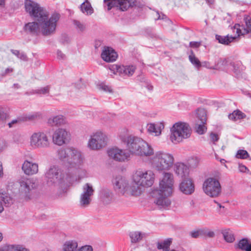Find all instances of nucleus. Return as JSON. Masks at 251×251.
Returning a JSON list of instances; mask_svg holds the SVG:
<instances>
[{
	"mask_svg": "<svg viewBox=\"0 0 251 251\" xmlns=\"http://www.w3.org/2000/svg\"><path fill=\"white\" fill-rule=\"evenodd\" d=\"M119 138L126 145L127 150L115 147L107 151L109 157L116 161H128L131 155L150 157L153 154L152 146L140 138L126 135H120Z\"/></svg>",
	"mask_w": 251,
	"mask_h": 251,
	"instance_id": "1",
	"label": "nucleus"
},
{
	"mask_svg": "<svg viewBox=\"0 0 251 251\" xmlns=\"http://www.w3.org/2000/svg\"><path fill=\"white\" fill-rule=\"evenodd\" d=\"M25 8L29 15L39 23L41 33L43 35L49 36L54 33L56 23L59 19L58 14H53L49 18V13L45 9L30 0H25Z\"/></svg>",
	"mask_w": 251,
	"mask_h": 251,
	"instance_id": "2",
	"label": "nucleus"
},
{
	"mask_svg": "<svg viewBox=\"0 0 251 251\" xmlns=\"http://www.w3.org/2000/svg\"><path fill=\"white\" fill-rule=\"evenodd\" d=\"M174 182L173 174L164 172L159 180L158 188L151 192L154 202L160 208H166L171 204V201L168 198L173 194Z\"/></svg>",
	"mask_w": 251,
	"mask_h": 251,
	"instance_id": "3",
	"label": "nucleus"
},
{
	"mask_svg": "<svg viewBox=\"0 0 251 251\" xmlns=\"http://www.w3.org/2000/svg\"><path fill=\"white\" fill-rule=\"evenodd\" d=\"M58 159L62 162L64 172L68 173L77 169L83 162V157L81 152L73 147L61 148L57 151Z\"/></svg>",
	"mask_w": 251,
	"mask_h": 251,
	"instance_id": "4",
	"label": "nucleus"
},
{
	"mask_svg": "<svg viewBox=\"0 0 251 251\" xmlns=\"http://www.w3.org/2000/svg\"><path fill=\"white\" fill-rule=\"evenodd\" d=\"M150 161L153 169L158 172L170 170L173 167L175 159L172 154L163 151H156Z\"/></svg>",
	"mask_w": 251,
	"mask_h": 251,
	"instance_id": "5",
	"label": "nucleus"
},
{
	"mask_svg": "<svg viewBox=\"0 0 251 251\" xmlns=\"http://www.w3.org/2000/svg\"><path fill=\"white\" fill-rule=\"evenodd\" d=\"M191 133V128L187 123L176 122L170 128V140L174 144H177L189 138Z\"/></svg>",
	"mask_w": 251,
	"mask_h": 251,
	"instance_id": "6",
	"label": "nucleus"
},
{
	"mask_svg": "<svg viewBox=\"0 0 251 251\" xmlns=\"http://www.w3.org/2000/svg\"><path fill=\"white\" fill-rule=\"evenodd\" d=\"M64 175L57 167H50L45 173V177L47 184L50 187H59L68 180L70 176V173L65 172Z\"/></svg>",
	"mask_w": 251,
	"mask_h": 251,
	"instance_id": "7",
	"label": "nucleus"
},
{
	"mask_svg": "<svg viewBox=\"0 0 251 251\" xmlns=\"http://www.w3.org/2000/svg\"><path fill=\"white\" fill-rule=\"evenodd\" d=\"M132 180L144 188L149 187L154 183V174L151 171L139 169L133 173Z\"/></svg>",
	"mask_w": 251,
	"mask_h": 251,
	"instance_id": "8",
	"label": "nucleus"
},
{
	"mask_svg": "<svg viewBox=\"0 0 251 251\" xmlns=\"http://www.w3.org/2000/svg\"><path fill=\"white\" fill-rule=\"evenodd\" d=\"M107 140V136L104 132L97 130L90 135L87 147L91 150H99L106 146Z\"/></svg>",
	"mask_w": 251,
	"mask_h": 251,
	"instance_id": "9",
	"label": "nucleus"
},
{
	"mask_svg": "<svg viewBox=\"0 0 251 251\" xmlns=\"http://www.w3.org/2000/svg\"><path fill=\"white\" fill-rule=\"evenodd\" d=\"M202 189L205 194L212 198L219 196L221 192V186L218 180L209 177L203 182Z\"/></svg>",
	"mask_w": 251,
	"mask_h": 251,
	"instance_id": "10",
	"label": "nucleus"
},
{
	"mask_svg": "<svg viewBox=\"0 0 251 251\" xmlns=\"http://www.w3.org/2000/svg\"><path fill=\"white\" fill-rule=\"evenodd\" d=\"M135 5L133 0H103V5L109 11L112 8H116L122 11H126L129 7Z\"/></svg>",
	"mask_w": 251,
	"mask_h": 251,
	"instance_id": "11",
	"label": "nucleus"
},
{
	"mask_svg": "<svg viewBox=\"0 0 251 251\" xmlns=\"http://www.w3.org/2000/svg\"><path fill=\"white\" fill-rule=\"evenodd\" d=\"M30 145L34 148H46L50 142L48 135L42 132L33 133L30 137Z\"/></svg>",
	"mask_w": 251,
	"mask_h": 251,
	"instance_id": "12",
	"label": "nucleus"
},
{
	"mask_svg": "<svg viewBox=\"0 0 251 251\" xmlns=\"http://www.w3.org/2000/svg\"><path fill=\"white\" fill-rule=\"evenodd\" d=\"M70 133L66 129L59 128L56 129L52 136V142L57 146H62L70 140Z\"/></svg>",
	"mask_w": 251,
	"mask_h": 251,
	"instance_id": "13",
	"label": "nucleus"
},
{
	"mask_svg": "<svg viewBox=\"0 0 251 251\" xmlns=\"http://www.w3.org/2000/svg\"><path fill=\"white\" fill-rule=\"evenodd\" d=\"M94 193L92 185L88 183L85 184L82 187V192L80 196L79 203L81 207H86L91 203L92 196Z\"/></svg>",
	"mask_w": 251,
	"mask_h": 251,
	"instance_id": "14",
	"label": "nucleus"
},
{
	"mask_svg": "<svg viewBox=\"0 0 251 251\" xmlns=\"http://www.w3.org/2000/svg\"><path fill=\"white\" fill-rule=\"evenodd\" d=\"M19 183L20 184L19 190L20 192L25 194L26 198L29 199V197L27 194L35 187V183L34 180L31 178L23 177L19 180Z\"/></svg>",
	"mask_w": 251,
	"mask_h": 251,
	"instance_id": "15",
	"label": "nucleus"
},
{
	"mask_svg": "<svg viewBox=\"0 0 251 251\" xmlns=\"http://www.w3.org/2000/svg\"><path fill=\"white\" fill-rule=\"evenodd\" d=\"M113 187L115 191L122 195L127 194L128 183L124 177L118 176L113 181Z\"/></svg>",
	"mask_w": 251,
	"mask_h": 251,
	"instance_id": "16",
	"label": "nucleus"
},
{
	"mask_svg": "<svg viewBox=\"0 0 251 251\" xmlns=\"http://www.w3.org/2000/svg\"><path fill=\"white\" fill-rule=\"evenodd\" d=\"M197 114L198 119L201 123L196 124L195 130L198 134L202 135L207 131V127L205 126L207 120L206 112V111H198Z\"/></svg>",
	"mask_w": 251,
	"mask_h": 251,
	"instance_id": "17",
	"label": "nucleus"
},
{
	"mask_svg": "<svg viewBox=\"0 0 251 251\" xmlns=\"http://www.w3.org/2000/svg\"><path fill=\"white\" fill-rule=\"evenodd\" d=\"M136 67L133 65L118 66L113 65L110 68V70L114 72V74H116L115 71H116L117 73H118L120 75L128 76L132 75Z\"/></svg>",
	"mask_w": 251,
	"mask_h": 251,
	"instance_id": "18",
	"label": "nucleus"
},
{
	"mask_svg": "<svg viewBox=\"0 0 251 251\" xmlns=\"http://www.w3.org/2000/svg\"><path fill=\"white\" fill-rule=\"evenodd\" d=\"M179 189L186 195H191L195 191V185L190 178L183 180L179 185Z\"/></svg>",
	"mask_w": 251,
	"mask_h": 251,
	"instance_id": "19",
	"label": "nucleus"
},
{
	"mask_svg": "<svg viewBox=\"0 0 251 251\" xmlns=\"http://www.w3.org/2000/svg\"><path fill=\"white\" fill-rule=\"evenodd\" d=\"M147 128V131L150 134L155 136H159L161 134L162 131L164 128V123L162 121L148 124Z\"/></svg>",
	"mask_w": 251,
	"mask_h": 251,
	"instance_id": "20",
	"label": "nucleus"
},
{
	"mask_svg": "<svg viewBox=\"0 0 251 251\" xmlns=\"http://www.w3.org/2000/svg\"><path fill=\"white\" fill-rule=\"evenodd\" d=\"M22 169L25 175L32 176L38 173V165L36 163L25 160L23 164Z\"/></svg>",
	"mask_w": 251,
	"mask_h": 251,
	"instance_id": "21",
	"label": "nucleus"
},
{
	"mask_svg": "<svg viewBox=\"0 0 251 251\" xmlns=\"http://www.w3.org/2000/svg\"><path fill=\"white\" fill-rule=\"evenodd\" d=\"M174 171L176 176L182 179H186L189 174V167L182 163H177L175 165Z\"/></svg>",
	"mask_w": 251,
	"mask_h": 251,
	"instance_id": "22",
	"label": "nucleus"
},
{
	"mask_svg": "<svg viewBox=\"0 0 251 251\" xmlns=\"http://www.w3.org/2000/svg\"><path fill=\"white\" fill-rule=\"evenodd\" d=\"M101 56L106 62H113L116 60L118 55L112 48L105 47L101 52Z\"/></svg>",
	"mask_w": 251,
	"mask_h": 251,
	"instance_id": "23",
	"label": "nucleus"
},
{
	"mask_svg": "<svg viewBox=\"0 0 251 251\" xmlns=\"http://www.w3.org/2000/svg\"><path fill=\"white\" fill-rule=\"evenodd\" d=\"M245 23L247 26L246 28L239 24H236L234 25V29L236 30V32L238 36L245 35L251 32V18H246L245 19Z\"/></svg>",
	"mask_w": 251,
	"mask_h": 251,
	"instance_id": "24",
	"label": "nucleus"
},
{
	"mask_svg": "<svg viewBox=\"0 0 251 251\" xmlns=\"http://www.w3.org/2000/svg\"><path fill=\"white\" fill-rule=\"evenodd\" d=\"M25 31L31 35H37L41 32V29L39 23L35 22H29L25 25Z\"/></svg>",
	"mask_w": 251,
	"mask_h": 251,
	"instance_id": "25",
	"label": "nucleus"
},
{
	"mask_svg": "<svg viewBox=\"0 0 251 251\" xmlns=\"http://www.w3.org/2000/svg\"><path fill=\"white\" fill-rule=\"evenodd\" d=\"M144 188L143 186L132 180L130 185H128L127 194L129 193L134 196H139L143 192Z\"/></svg>",
	"mask_w": 251,
	"mask_h": 251,
	"instance_id": "26",
	"label": "nucleus"
},
{
	"mask_svg": "<svg viewBox=\"0 0 251 251\" xmlns=\"http://www.w3.org/2000/svg\"><path fill=\"white\" fill-rule=\"evenodd\" d=\"M48 123L52 126H61L66 125L67 122L63 116L59 115L50 118Z\"/></svg>",
	"mask_w": 251,
	"mask_h": 251,
	"instance_id": "27",
	"label": "nucleus"
},
{
	"mask_svg": "<svg viewBox=\"0 0 251 251\" xmlns=\"http://www.w3.org/2000/svg\"><path fill=\"white\" fill-rule=\"evenodd\" d=\"M215 38L219 43L225 45H228L230 43L233 42L236 39V37L229 35L226 36L216 35Z\"/></svg>",
	"mask_w": 251,
	"mask_h": 251,
	"instance_id": "28",
	"label": "nucleus"
},
{
	"mask_svg": "<svg viewBox=\"0 0 251 251\" xmlns=\"http://www.w3.org/2000/svg\"><path fill=\"white\" fill-rule=\"evenodd\" d=\"M237 247L244 251H251V242L246 238H243L239 241Z\"/></svg>",
	"mask_w": 251,
	"mask_h": 251,
	"instance_id": "29",
	"label": "nucleus"
},
{
	"mask_svg": "<svg viewBox=\"0 0 251 251\" xmlns=\"http://www.w3.org/2000/svg\"><path fill=\"white\" fill-rule=\"evenodd\" d=\"M78 244L74 240L67 241L62 246V251H76Z\"/></svg>",
	"mask_w": 251,
	"mask_h": 251,
	"instance_id": "30",
	"label": "nucleus"
},
{
	"mask_svg": "<svg viewBox=\"0 0 251 251\" xmlns=\"http://www.w3.org/2000/svg\"><path fill=\"white\" fill-rule=\"evenodd\" d=\"M101 200L105 203H109L112 200V194L108 190L103 189L100 194Z\"/></svg>",
	"mask_w": 251,
	"mask_h": 251,
	"instance_id": "31",
	"label": "nucleus"
},
{
	"mask_svg": "<svg viewBox=\"0 0 251 251\" xmlns=\"http://www.w3.org/2000/svg\"><path fill=\"white\" fill-rule=\"evenodd\" d=\"M80 8L81 12L86 15H91L93 13V9L91 4L87 0L80 5Z\"/></svg>",
	"mask_w": 251,
	"mask_h": 251,
	"instance_id": "32",
	"label": "nucleus"
},
{
	"mask_svg": "<svg viewBox=\"0 0 251 251\" xmlns=\"http://www.w3.org/2000/svg\"><path fill=\"white\" fill-rule=\"evenodd\" d=\"M0 200L4 203L6 206L11 205L13 202L12 198L9 194L4 192L2 190H0Z\"/></svg>",
	"mask_w": 251,
	"mask_h": 251,
	"instance_id": "33",
	"label": "nucleus"
},
{
	"mask_svg": "<svg viewBox=\"0 0 251 251\" xmlns=\"http://www.w3.org/2000/svg\"><path fill=\"white\" fill-rule=\"evenodd\" d=\"M230 62L226 59H220L217 64L214 68V69H228L230 68Z\"/></svg>",
	"mask_w": 251,
	"mask_h": 251,
	"instance_id": "34",
	"label": "nucleus"
},
{
	"mask_svg": "<svg viewBox=\"0 0 251 251\" xmlns=\"http://www.w3.org/2000/svg\"><path fill=\"white\" fill-rule=\"evenodd\" d=\"M144 235V233H143L140 231H136L131 232L129 234V236L131 238V242L136 243L140 241Z\"/></svg>",
	"mask_w": 251,
	"mask_h": 251,
	"instance_id": "35",
	"label": "nucleus"
},
{
	"mask_svg": "<svg viewBox=\"0 0 251 251\" xmlns=\"http://www.w3.org/2000/svg\"><path fill=\"white\" fill-rule=\"evenodd\" d=\"M172 243V239L168 238L163 241L157 243V249H162L163 251L170 249V246Z\"/></svg>",
	"mask_w": 251,
	"mask_h": 251,
	"instance_id": "36",
	"label": "nucleus"
},
{
	"mask_svg": "<svg viewBox=\"0 0 251 251\" xmlns=\"http://www.w3.org/2000/svg\"><path fill=\"white\" fill-rule=\"evenodd\" d=\"M245 117V115L241 111H233L232 113L228 115L229 119L234 121L243 119Z\"/></svg>",
	"mask_w": 251,
	"mask_h": 251,
	"instance_id": "37",
	"label": "nucleus"
},
{
	"mask_svg": "<svg viewBox=\"0 0 251 251\" xmlns=\"http://www.w3.org/2000/svg\"><path fill=\"white\" fill-rule=\"evenodd\" d=\"M189 59L191 63L197 68L199 69L201 67V62L199 59L196 57L192 50H191V53L189 55Z\"/></svg>",
	"mask_w": 251,
	"mask_h": 251,
	"instance_id": "38",
	"label": "nucleus"
},
{
	"mask_svg": "<svg viewBox=\"0 0 251 251\" xmlns=\"http://www.w3.org/2000/svg\"><path fill=\"white\" fill-rule=\"evenodd\" d=\"M225 240L229 243H232L235 240L234 235L229 230H225L222 232Z\"/></svg>",
	"mask_w": 251,
	"mask_h": 251,
	"instance_id": "39",
	"label": "nucleus"
},
{
	"mask_svg": "<svg viewBox=\"0 0 251 251\" xmlns=\"http://www.w3.org/2000/svg\"><path fill=\"white\" fill-rule=\"evenodd\" d=\"M73 23L75 28L79 31H83L85 29V25L83 23L74 20Z\"/></svg>",
	"mask_w": 251,
	"mask_h": 251,
	"instance_id": "40",
	"label": "nucleus"
},
{
	"mask_svg": "<svg viewBox=\"0 0 251 251\" xmlns=\"http://www.w3.org/2000/svg\"><path fill=\"white\" fill-rule=\"evenodd\" d=\"M98 89L100 90L105 92H108L110 93H111L113 92L112 89L111 87L108 85H106L105 84L103 83H101L98 86Z\"/></svg>",
	"mask_w": 251,
	"mask_h": 251,
	"instance_id": "41",
	"label": "nucleus"
},
{
	"mask_svg": "<svg viewBox=\"0 0 251 251\" xmlns=\"http://www.w3.org/2000/svg\"><path fill=\"white\" fill-rule=\"evenodd\" d=\"M236 156L237 158L246 159L249 156L248 152L244 150L238 151Z\"/></svg>",
	"mask_w": 251,
	"mask_h": 251,
	"instance_id": "42",
	"label": "nucleus"
},
{
	"mask_svg": "<svg viewBox=\"0 0 251 251\" xmlns=\"http://www.w3.org/2000/svg\"><path fill=\"white\" fill-rule=\"evenodd\" d=\"M17 244H9L3 246L0 251H17Z\"/></svg>",
	"mask_w": 251,
	"mask_h": 251,
	"instance_id": "43",
	"label": "nucleus"
},
{
	"mask_svg": "<svg viewBox=\"0 0 251 251\" xmlns=\"http://www.w3.org/2000/svg\"><path fill=\"white\" fill-rule=\"evenodd\" d=\"M207 104L213 106V108H225L224 104L223 102H219L214 101H209Z\"/></svg>",
	"mask_w": 251,
	"mask_h": 251,
	"instance_id": "44",
	"label": "nucleus"
},
{
	"mask_svg": "<svg viewBox=\"0 0 251 251\" xmlns=\"http://www.w3.org/2000/svg\"><path fill=\"white\" fill-rule=\"evenodd\" d=\"M49 91L50 87L49 86H47L38 89L36 93H38V95H46L47 94H48L49 93Z\"/></svg>",
	"mask_w": 251,
	"mask_h": 251,
	"instance_id": "45",
	"label": "nucleus"
},
{
	"mask_svg": "<svg viewBox=\"0 0 251 251\" xmlns=\"http://www.w3.org/2000/svg\"><path fill=\"white\" fill-rule=\"evenodd\" d=\"M210 141L213 143V144H215V142L218 141L219 139V136L218 134L211 132L210 134Z\"/></svg>",
	"mask_w": 251,
	"mask_h": 251,
	"instance_id": "46",
	"label": "nucleus"
},
{
	"mask_svg": "<svg viewBox=\"0 0 251 251\" xmlns=\"http://www.w3.org/2000/svg\"><path fill=\"white\" fill-rule=\"evenodd\" d=\"M202 236H206L208 237H213L215 233L213 231L209 230L207 229H202Z\"/></svg>",
	"mask_w": 251,
	"mask_h": 251,
	"instance_id": "47",
	"label": "nucleus"
},
{
	"mask_svg": "<svg viewBox=\"0 0 251 251\" xmlns=\"http://www.w3.org/2000/svg\"><path fill=\"white\" fill-rule=\"evenodd\" d=\"M202 229L198 230L196 231H193L191 232L190 235L192 237L194 238H197L200 236H202Z\"/></svg>",
	"mask_w": 251,
	"mask_h": 251,
	"instance_id": "48",
	"label": "nucleus"
},
{
	"mask_svg": "<svg viewBox=\"0 0 251 251\" xmlns=\"http://www.w3.org/2000/svg\"><path fill=\"white\" fill-rule=\"evenodd\" d=\"M76 251H93V248L91 246L86 245L79 248Z\"/></svg>",
	"mask_w": 251,
	"mask_h": 251,
	"instance_id": "49",
	"label": "nucleus"
},
{
	"mask_svg": "<svg viewBox=\"0 0 251 251\" xmlns=\"http://www.w3.org/2000/svg\"><path fill=\"white\" fill-rule=\"evenodd\" d=\"M238 169L239 171L241 173H248L249 172L248 168L243 164H239Z\"/></svg>",
	"mask_w": 251,
	"mask_h": 251,
	"instance_id": "50",
	"label": "nucleus"
},
{
	"mask_svg": "<svg viewBox=\"0 0 251 251\" xmlns=\"http://www.w3.org/2000/svg\"><path fill=\"white\" fill-rule=\"evenodd\" d=\"M57 58L59 60H64L66 58V55L60 50H57Z\"/></svg>",
	"mask_w": 251,
	"mask_h": 251,
	"instance_id": "51",
	"label": "nucleus"
},
{
	"mask_svg": "<svg viewBox=\"0 0 251 251\" xmlns=\"http://www.w3.org/2000/svg\"><path fill=\"white\" fill-rule=\"evenodd\" d=\"M238 64H236L234 62H230V68L231 70H233L235 73L237 72L238 70V67L237 66Z\"/></svg>",
	"mask_w": 251,
	"mask_h": 251,
	"instance_id": "52",
	"label": "nucleus"
},
{
	"mask_svg": "<svg viewBox=\"0 0 251 251\" xmlns=\"http://www.w3.org/2000/svg\"><path fill=\"white\" fill-rule=\"evenodd\" d=\"M17 251H29V250L24 247L23 245L17 244Z\"/></svg>",
	"mask_w": 251,
	"mask_h": 251,
	"instance_id": "53",
	"label": "nucleus"
},
{
	"mask_svg": "<svg viewBox=\"0 0 251 251\" xmlns=\"http://www.w3.org/2000/svg\"><path fill=\"white\" fill-rule=\"evenodd\" d=\"M37 118V115H31L28 116H26L24 117L23 119V121H27V120H33L34 119Z\"/></svg>",
	"mask_w": 251,
	"mask_h": 251,
	"instance_id": "54",
	"label": "nucleus"
},
{
	"mask_svg": "<svg viewBox=\"0 0 251 251\" xmlns=\"http://www.w3.org/2000/svg\"><path fill=\"white\" fill-rule=\"evenodd\" d=\"M190 46L192 48H198L201 45L200 42H190Z\"/></svg>",
	"mask_w": 251,
	"mask_h": 251,
	"instance_id": "55",
	"label": "nucleus"
},
{
	"mask_svg": "<svg viewBox=\"0 0 251 251\" xmlns=\"http://www.w3.org/2000/svg\"><path fill=\"white\" fill-rule=\"evenodd\" d=\"M12 71H13V69L12 68H8L5 69L4 72L2 73L1 74V75H2L4 76V75H5L7 74L10 73L12 72Z\"/></svg>",
	"mask_w": 251,
	"mask_h": 251,
	"instance_id": "56",
	"label": "nucleus"
},
{
	"mask_svg": "<svg viewBox=\"0 0 251 251\" xmlns=\"http://www.w3.org/2000/svg\"><path fill=\"white\" fill-rule=\"evenodd\" d=\"M18 58L24 61L27 60V56L24 53H20V54H19Z\"/></svg>",
	"mask_w": 251,
	"mask_h": 251,
	"instance_id": "57",
	"label": "nucleus"
},
{
	"mask_svg": "<svg viewBox=\"0 0 251 251\" xmlns=\"http://www.w3.org/2000/svg\"><path fill=\"white\" fill-rule=\"evenodd\" d=\"M37 91V89L36 90H32L31 91H28L26 92V94L27 95H33V94H38L37 93H36Z\"/></svg>",
	"mask_w": 251,
	"mask_h": 251,
	"instance_id": "58",
	"label": "nucleus"
},
{
	"mask_svg": "<svg viewBox=\"0 0 251 251\" xmlns=\"http://www.w3.org/2000/svg\"><path fill=\"white\" fill-rule=\"evenodd\" d=\"M3 175V167L2 162L0 161V177H2Z\"/></svg>",
	"mask_w": 251,
	"mask_h": 251,
	"instance_id": "59",
	"label": "nucleus"
},
{
	"mask_svg": "<svg viewBox=\"0 0 251 251\" xmlns=\"http://www.w3.org/2000/svg\"><path fill=\"white\" fill-rule=\"evenodd\" d=\"M11 52H12L13 54H14V55L17 56L18 57H19V54H20V51L17 50H11Z\"/></svg>",
	"mask_w": 251,
	"mask_h": 251,
	"instance_id": "60",
	"label": "nucleus"
},
{
	"mask_svg": "<svg viewBox=\"0 0 251 251\" xmlns=\"http://www.w3.org/2000/svg\"><path fill=\"white\" fill-rule=\"evenodd\" d=\"M17 122H18V120L15 119V120H12L11 122H9L8 123V125H9V127H11L12 126H13V125L15 124V123H17Z\"/></svg>",
	"mask_w": 251,
	"mask_h": 251,
	"instance_id": "61",
	"label": "nucleus"
},
{
	"mask_svg": "<svg viewBox=\"0 0 251 251\" xmlns=\"http://www.w3.org/2000/svg\"><path fill=\"white\" fill-rule=\"evenodd\" d=\"M4 111H0V120H3L6 118L4 116Z\"/></svg>",
	"mask_w": 251,
	"mask_h": 251,
	"instance_id": "62",
	"label": "nucleus"
},
{
	"mask_svg": "<svg viewBox=\"0 0 251 251\" xmlns=\"http://www.w3.org/2000/svg\"><path fill=\"white\" fill-rule=\"evenodd\" d=\"M209 5H212L214 3L215 0H206Z\"/></svg>",
	"mask_w": 251,
	"mask_h": 251,
	"instance_id": "63",
	"label": "nucleus"
},
{
	"mask_svg": "<svg viewBox=\"0 0 251 251\" xmlns=\"http://www.w3.org/2000/svg\"><path fill=\"white\" fill-rule=\"evenodd\" d=\"M5 0H0V5L3 6L5 4Z\"/></svg>",
	"mask_w": 251,
	"mask_h": 251,
	"instance_id": "64",
	"label": "nucleus"
}]
</instances>
